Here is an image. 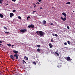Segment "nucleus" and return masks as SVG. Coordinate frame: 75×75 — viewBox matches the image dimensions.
<instances>
[{"mask_svg":"<svg viewBox=\"0 0 75 75\" xmlns=\"http://www.w3.org/2000/svg\"><path fill=\"white\" fill-rule=\"evenodd\" d=\"M36 33L38 35H40V36H43L44 35V33L42 31H37L36 32Z\"/></svg>","mask_w":75,"mask_h":75,"instance_id":"f257e3e1","label":"nucleus"},{"mask_svg":"<svg viewBox=\"0 0 75 75\" xmlns=\"http://www.w3.org/2000/svg\"><path fill=\"white\" fill-rule=\"evenodd\" d=\"M10 57L11 59H12V60H15V59H16V58H15L13 56V55H11L10 56Z\"/></svg>","mask_w":75,"mask_h":75,"instance_id":"f03ea898","label":"nucleus"},{"mask_svg":"<svg viewBox=\"0 0 75 75\" xmlns=\"http://www.w3.org/2000/svg\"><path fill=\"white\" fill-rule=\"evenodd\" d=\"M28 28H33L34 27V25H33V24H31L30 25H28Z\"/></svg>","mask_w":75,"mask_h":75,"instance_id":"7ed1b4c3","label":"nucleus"},{"mask_svg":"<svg viewBox=\"0 0 75 75\" xmlns=\"http://www.w3.org/2000/svg\"><path fill=\"white\" fill-rule=\"evenodd\" d=\"M20 31H21V32H22V33H24V32H25V31H27V30L21 29L20 30Z\"/></svg>","mask_w":75,"mask_h":75,"instance_id":"20e7f679","label":"nucleus"},{"mask_svg":"<svg viewBox=\"0 0 75 75\" xmlns=\"http://www.w3.org/2000/svg\"><path fill=\"white\" fill-rule=\"evenodd\" d=\"M18 54H16L14 55V57H15V59H18Z\"/></svg>","mask_w":75,"mask_h":75,"instance_id":"39448f33","label":"nucleus"},{"mask_svg":"<svg viewBox=\"0 0 75 75\" xmlns=\"http://www.w3.org/2000/svg\"><path fill=\"white\" fill-rule=\"evenodd\" d=\"M14 16V14L13 13H11L10 14V16L11 18L12 17H13Z\"/></svg>","mask_w":75,"mask_h":75,"instance_id":"423d86ee","label":"nucleus"},{"mask_svg":"<svg viewBox=\"0 0 75 75\" xmlns=\"http://www.w3.org/2000/svg\"><path fill=\"white\" fill-rule=\"evenodd\" d=\"M61 19L63 21H65L67 20V18L65 17L64 18H63L62 17H61Z\"/></svg>","mask_w":75,"mask_h":75,"instance_id":"0eeeda50","label":"nucleus"},{"mask_svg":"<svg viewBox=\"0 0 75 75\" xmlns=\"http://www.w3.org/2000/svg\"><path fill=\"white\" fill-rule=\"evenodd\" d=\"M13 52L15 53V54H18V52L16 50H13Z\"/></svg>","mask_w":75,"mask_h":75,"instance_id":"6e6552de","label":"nucleus"},{"mask_svg":"<svg viewBox=\"0 0 75 75\" xmlns=\"http://www.w3.org/2000/svg\"><path fill=\"white\" fill-rule=\"evenodd\" d=\"M62 15H63V16H64L65 17H67V14L64 13H62Z\"/></svg>","mask_w":75,"mask_h":75,"instance_id":"1a4fd4ad","label":"nucleus"},{"mask_svg":"<svg viewBox=\"0 0 75 75\" xmlns=\"http://www.w3.org/2000/svg\"><path fill=\"white\" fill-rule=\"evenodd\" d=\"M49 45L50 46V48H52V45L51 43H50Z\"/></svg>","mask_w":75,"mask_h":75,"instance_id":"9d476101","label":"nucleus"},{"mask_svg":"<svg viewBox=\"0 0 75 75\" xmlns=\"http://www.w3.org/2000/svg\"><path fill=\"white\" fill-rule=\"evenodd\" d=\"M70 59H70V57L68 56L67 58V61H69V60H70Z\"/></svg>","mask_w":75,"mask_h":75,"instance_id":"9b49d317","label":"nucleus"},{"mask_svg":"<svg viewBox=\"0 0 75 75\" xmlns=\"http://www.w3.org/2000/svg\"><path fill=\"white\" fill-rule=\"evenodd\" d=\"M0 16L1 18H3V17H4V16H3V14L1 13L0 14Z\"/></svg>","mask_w":75,"mask_h":75,"instance_id":"f8f14e48","label":"nucleus"},{"mask_svg":"<svg viewBox=\"0 0 75 75\" xmlns=\"http://www.w3.org/2000/svg\"><path fill=\"white\" fill-rule=\"evenodd\" d=\"M42 23L44 24H45L46 23V21H43L42 22Z\"/></svg>","mask_w":75,"mask_h":75,"instance_id":"ddd939ff","label":"nucleus"},{"mask_svg":"<svg viewBox=\"0 0 75 75\" xmlns=\"http://www.w3.org/2000/svg\"><path fill=\"white\" fill-rule=\"evenodd\" d=\"M3 0H0V4H2V3H3Z\"/></svg>","mask_w":75,"mask_h":75,"instance_id":"4468645a","label":"nucleus"},{"mask_svg":"<svg viewBox=\"0 0 75 75\" xmlns=\"http://www.w3.org/2000/svg\"><path fill=\"white\" fill-rule=\"evenodd\" d=\"M66 4H71V3L69 2H68L66 3Z\"/></svg>","mask_w":75,"mask_h":75,"instance_id":"2eb2a0df","label":"nucleus"},{"mask_svg":"<svg viewBox=\"0 0 75 75\" xmlns=\"http://www.w3.org/2000/svg\"><path fill=\"white\" fill-rule=\"evenodd\" d=\"M7 45L8 46V47H10V46H11V44H7Z\"/></svg>","mask_w":75,"mask_h":75,"instance_id":"dca6fc26","label":"nucleus"},{"mask_svg":"<svg viewBox=\"0 0 75 75\" xmlns=\"http://www.w3.org/2000/svg\"><path fill=\"white\" fill-rule=\"evenodd\" d=\"M33 6H34V8H35V7H36V5H35V4H33Z\"/></svg>","mask_w":75,"mask_h":75,"instance_id":"f3484780","label":"nucleus"},{"mask_svg":"<svg viewBox=\"0 0 75 75\" xmlns=\"http://www.w3.org/2000/svg\"><path fill=\"white\" fill-rule=\"evenodd\" d=\"M67 43H68V44L69 45H70L71 44H70V42L69 41H67Z\"/></svg>","mask_w":75,"mask_h":75,"instance_id":"a211bd4d","label":"nucleus"},{"mask_svg":"<svg viewBox=\"0 0 75 75\" xmlns=\"http://www.w3.org/2000/svg\"><path fill=\"white\" fill-rule=\"evenodd\" d=\"M3 42H4V41L3 40H0V43H2Z\"/></svg>","mask_w":75,"mask_h":75,"instance_id":"6ab92c4d","label":"nucleus"},{"mask_svg":"<svg viewBox=\"0 0 75 75\" xmlns=\"http://www.w3.org/2000/svg\"><path fill=\"white\" fill-rule=\"evenodd\" d=\"M37 51H38V52H40V49H39V48H38L37 49Z\"/></svg>","mask_w":75,"mask_h":75,"instance_id":"aec40b11","label":"nucleus"},{"mask_svg":"<svg viewBox=\"0 0 75 75\" xmlns=\"http://www.w3.org/2000/svg\"><path fill=\"white\" fill-rule=\"evenodd\" d=\"M16 11L15 9H14L13 10V12H16Z\"/></svg>","mask_w":75,"mask_h":75,"instance_id":"412c9836","label":"nucleus"},{"mask_svg":"<svg viewBox=\"0 0 75 75\" xmlns=\"http://www.w3.org/2000/svg\"><path fill=\"white\" fill-rule=\"evenodd\" d=\"M30 16H28L27 18V20H28V18H30Z\"/></svg>","mask_w":75,"mask_h":75,"instance_id":"4be33fe9","label":"nucleus"},{"mask_svg":"<svg viewBox=\"0 0 75 75\" xmlns=\"http://www.w3.org/2000/svg\"><path fill=\"white\" fill-rule=\"evenodd\" d=\"M33 64H34L35 65H36V63L35 62H33Z\"/></svg>","mask_w":75,"mask_h":75,"instance_id":"5701e85b","label":"nucleus"},{"mask_svg":"<svg viewBox=\"0 0 75 75\" xmlns=\"http://www.w3.org/2000/svg\"><path fill=\"white\" fill-rule=\"evenodd\" d=\"M22 61L23 62H24L25 64H26V62H25V61L24 60H23Z\"/></svg>","mask_w":75,"mask_h":75,"instance_id":"b1692460","label":"nucleus"},{"mask_svg":"<svg viewBox=\"0 0 75 75\" xmlns=\"http://www.w3.org/2000/svg\"><path fill=\"white\" fill-rule=\"evenodd\" d=\"M64 45H67V44H68L67 43V42H65L64 43Z\"/></svg>","mask_w":75,"mask_h":75,"instance_id":"393cba45","label":"nucleus"},{"mask_svg":"<svg viewBox=\"0 0 75 75\" xmlns=\"http://www.w3.org/2000/svg\"><path fill=\"white\" fill-rule=\"evenodd\" d=\"M18 18L20 19V20H21V17L20 16H18Z\"/></svg>","mask_w":75,"mask_h":75,"instance_id":"a878e982","label":"nucleus"},{"mask_svg":"<svg viewBox=\"0 0 75 75\" xmlns=\"http://www.w3.org/2000/svg\"><path fill=\"white\" fill-rule=\"evenodd\" d=\"M34 13H36V11H34L33 12V14H34Z\"/></svg>","mask_w":75,"mask_h":75,"instance_id":"bb28decb","label":"nucleus"},{"mask_svg":"<svg viewBox=\"0 0 75 75\" xmlns=\"http://www.w3.org/2000/svg\"><path fill=\"white\" fill-rule=\"evenodd\" d=\"M4 29H5V30H7V28L6 27H4Z\"/></svg>","mask_w":75,"mask_h":75,"instance_id":"cd10ccee","label":"nucleus"},{"mask_svg":"<svg viewBox=\"0 0 75 75\" xmlns=\"http://www.w3.org/2000/svg\"><path fill=\"white\" fill-rule=\"evenodd\" d=\"M5 33H6V34H8V33H9L8 32H5Z\"/></svg>","mask_w":75,"mask_h":75,"instance_id":"c85d7f7f","label":"nucleus"},{"mask_svg":"<svg viewBox=\"0 0 75 75\" xmlns=\"http://www.w3.org/2000/svg\"><path fill=\"white\" fill-rule=\"evenodd\" d=\"M67 27L68 29H69V26H67Z\"/></svg>","mask_w":75,"mask_h":75,"instance_id":"c756f323","label":"nucleus"},{"mask_svg":"<svg viewBox=\"0 0 75 75\" xmlns=\"http://www.w3.org/2000/svg\"><path fill=\"white\" fill-rule=\"evenodd\" d=\"M54 36H55L56 37H58V35L57 34H55L54 35Z\"/></svg>","mask_w":75,"mask_h":75,"instance_id":"7c9ffc66","label":"nucleus"},{"mask_svg":"<svg viewBox=\"0 0 75 75\" xmlns=\"http://www.w3.org/2000/svg\"><path fill=\"white\" fill-rule=\"evenodd\" d=\"M38 47V48H40V45H37Z\"/></svg>","mask_w":75,"mask_h":75,"instance_id":"2f4dec72","label":"nucleus"},{"mask_svg":"<svg viewBox=\"0 0 75 75\" xmlns=\"http://www.w3.org/2000/svg\"><path fill=\"white\" fill-rule=\"evenodd\" d=\"M51 42H54V41L53 40H52V39L51 40Z\"/></svg>","mask_w":75,"mask_h":75,"instance_id":"473e14b6","label":"nucleus"},{"mask_svg":"<svg viewBox=\"0 0 75 75\" xmlns=\"http://www.w3.org/2000/svg\"><path fill=\"white\" fill-rule=\"evenodd\" d=\"M12 1H14V2H15V1H16V0H12Z\"/></svg>","mask_w":75,"mask_h":75,"instance_id":"72a5a7b5","label":"nucleus"},{"mask_svg":"<svg viewBox=\"0 0 75 75\" xmlns=\"http://www.w3.org/2000/svg\"><path fill=\"white\" fill-rule=\"evenodd\" d=\"M36 4H40V3L39 2H37Z\"/></svg>","mask_w":75,"mask_h":75,"instance_id":"f704fd0d","label":"nucleus"},{"mask_svg":"<svg viewBox=\"0 0 75 75\" xmlns=\"http://www.w3.org/2000/svg\"><path fill=\"white\" fill-rule=\"evenodd\" d=\"M52 35H53V36H55V34H54V33L52 34Z\"/></svg>","mask_w":75,"mask_h":75,"instance_id":"c9c22d12","label":"nucleus"},{"mask_svg":"<svg viewBox=\"0 0 75 75\" xmlns=\"http://www.w3.org/2000/svg\"><path fill=\"white\" fill-rule=\"evenodd\" d=\"M57 55V56H59V54L58 53H57V54H56Z\"/></svg>","mask_w":75,"mask_h":75,"instance_id":"e433bc0d","label":"nucleus"},{"mask_svg":"<svg viewBox=\"0 0 75 75\" xmlns=\"http://www.w3.org/2000/svg\"><path fill=\"white\" fill-rule=\"evenodd\" d=\"M26 60L27 61H28V57H26Z\"/></svg>","mask_w":75,"mask_h":75,"instance_id":"4c0bfd02","label":"nucleus"},{"mask_svg":"<svg viewBox=\"0 0 75 75\" xmlns=\"http://www.w3.org/2000/svg\"><path fill=\"white\" fill-rule=\"evenodd\" d=\"M27 58V57L25 56V57H24V59H25V58Z\"/></svg>","mask_w":75,"mask_h":75,"instance_id":"58836bf2","label":"nucleus"},{"mask_svg":"<svg viewBox=\"0 0 75 75\" xmlns=\"http://www.w3.org/2000/svg\"><path fill=\"white\" fill-rule=\"evenodd\" d=\"M57 68H60V67H59V66H57Z\"/></svg>","mask_w":75,"mask_h":75,"instance_id":"ea45409f","label":"nucleus"},{"mask_svg":"<svg viewBox=\"0 0 75 75\" xmlns=\"http://www.w3.org/2000/svg\"><path fill=\"white\" fill-rule=\"evenodd\" d=\"M39 2H41V0H38Z\"/></svg>","mask_w":75,"mask_h":75,"instance_id":"a19ab883","label":"nucleus"},{"mask_svg":"<svg viewBox=\"0 0 75 75\" xmlns=\"http://www.w3.org/2000/svg\"><path fill=\"white\" fill-rule=\"evenodd\" d=\"M40 9H42V7H40Z\"/></svg>","mask_w":75,"mask_h":75,"instance_id":"79ce46f5","label":"nucleus"},{"mask_svg":"<svg viewBox=\"0 0 75 75\" xmlns=\"http://www.w3.org/2000/svg\"><path fill=\"white\" fill-rule=\"evenodd\" d=\"M53 23H50V25H53Z\"/></svg>","mask_w":75,"mask_h":75,"instance_id":"37998d69","label":"nucleus"},{"mask_svg":"<svg viewBox=\"0 0 75 75\" xmlns=\"http://www.w3.org/2000/svg\"><path fill=\"white\" fill-rule=\"evenodd\" d=\"M54 53H55V54H57L58 53H57V52H54Z\"/></svg>","mask_w":75,"mask_h":75,"instance_id":"c03bdc74","label":"nucleus"},{"mask_svg":"<svg viewBox=\"0 0 75 75\" xmlns=\"http://www.w3.org/2000/svg\"><path fill=\"white\" fill-rule=\"evenodd\" d=\"M2 45V44L1 43H0V45Z\"/></svg>","mask_w":75,"mask_h":75,"instance_id":"a18cd8bd","label":"nucleus"},{"mask_svg":"<svg viewBox=\"0 0 75 75\" xmlns=\"http://www.w3.org/2000/svg\"><path fill=\"white\" fill-rule=\"evenodd\" d=\"M12 47H13V46H14V45H12Z\"/></svg>","mask_w":75,"mask_h":75,"instance_id":"49530a36","label":"nucleus"},{"mask_svg":"<svg viewBox=\"0 0 75 75\" xmlns=\"http://www.w3.org/2000/svg\"><path fill=\"white\" fill-rule=\"evenodd\" d=\"M12 47V48H14V47H13V46H12V47Z\"/></svg>","mask_w":75,"mask_h":75,"instance_id":"de8ad7c7","label":"nucleus"},{"mask_svg":"<svg viewBox=\"0 0 75 75\" xmlns=\"http://www.w3.org/2000/svg\"><path fill=\"white\" fill-rule=\"evenodd\" d=\"M23 64H24V62H23Z\"/></svg>","mask_w":75,"mask_h":75,"instance_id":"09e8293b","label":"nucleus"},{"mask_svg":"<svg viewBox=\"0 0 75 75\" xmlns=\"http://www.w3.org/2000/svg\"><path fill=\"white\" fill-rule=\"evenodd\" d=\"M8 4H6V5H8Z\"/></svg>","mask_w":75,"mask_h":75,"instance_id":"8fccbe9b","label":"nucleus"},{"mask_svg":"<svg viewBox=\"0 0 75 75\" xmlns=\"http://www.w3.org/2000/svg\"><path fill=\"white\" fill-rule=\"evenodd\" d=\"M73 13H74V12H75V11H73Z\"/></svg>","mask_w":75,"mask_h":75,"instance_id":"3c124183","label":"nucleus"}]
</instances>
